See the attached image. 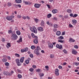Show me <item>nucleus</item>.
Listing matches in <instances>:
<instances>
[{"instance_id": "nucleus-1", "label": "nucleus", "mask_w": 79, "mask_h": 79, "mask_svg": "<svg viewBox=\"0 0 79 79\" xmlns=\"http://www.w3.org/2000/svg\"><path fill=\"white\" fill-rule=\"evenodd\" d=\"M41 50V49H40V47L39 46H37V48L35 50L34 53L37 55H40V53L38 52H39L40 50Z\"/></svg>"}, {"instance_id": "nucleus-2", "label": "nucleus", "mask_w": 79, "mask_h": 79, "mask_svg": "<svg viewBox=\"0 0 79 79\" xmlns=\"http://www.w3.org/2000/svg\"><path fill=\"white\" fill-rule=\"evenodd\" d=\"M30 29L31 31L32 32H34L35 34H37V28L35 27V26L33 27L30 28Z\"/></svg>"}, {"instance_id": "nucleus-3", "label": "nucleus", "mask_w": 79, "mask_h": 79, "mask_svg": "<svg viewBox=\"0 0 79 79\" xmlns=\"http://www.w3.org/2000/svg\"><path fill=\"white\" fill-rule=\"evenodd\" d=\"M11 40H15L18 39V36H17V35L15 34H13L11 35Z\"/></svg>"}, {"instance_id": "nucleus-4", "label": "nucleus", "mask_w": 79, "mask_h": 79, "mask_svg": "<svg viewBox=\"0 0 79 79\" xmlns=\"http://www.w3.org/2000/svg\"><path fill=\"white\" fill-rule=\"evenodd\" d=\"M27 51H28V48H26L21 50L22 53H24V52H26Z\"/></svg>"}, {"instance_id": "nucleus-5", "label": "nucleus", "mask_w": 79, "mask_h": 79, "mask_svg": "<svg viewBox=\"0 0 79 79\" xmlns=\"http://www.w3.org/2000/svg\"><path fill=\"white\" fill-rule=\"evenodd\" d=\"M35 39L33 41V42L34 44H38V37L37 36H35Z\"/></svg>"}, {"instance_id": "nucleus-6", "label": "nucleus", "mask_w": 79, "mask_h": 79, "mask_svg": "<svg viewBox=\"0 0 79 79\" xmlns=\"http://www.w3.org/2000/svg\"><path fill=\"white\" fill-rule=\"evenodd\" d=\"M56 47L57 48H59V49H60L61 50L63 48L62 47V45H60L58 44H56Z\"/></svg>"}, {"instance_id": "nucleus-7", "label": "nucleus", "mask_w": 79, "mask_h": 79, "mask_svg": "<svg viewBox=\"0 0 79 79\" xmlns=\"http://www.w3.org/2000/svg\"><path fill=\"white\" fill-rule=\"evenodd\" d=\"M41 6V4H39L37 3H36L34 5V6L35 8H39Z\"/></svg>"}, {"instance_id": "nucleus-8", "label": "nucleus", "mask_w": 79, "mask_h": 79, "mask_svg": "<svg viewBox=\"0 0 79 79\" xmlns=\"http://www.w3.org/2000/svg\"><path fill=\"white\" fill-rule=\"evenodd\" d=\"M48 47L49 48H52L53 47V45L51 43H48Z\"/></svg>"}, {"instance_id": "nucleus-9", "label": "nucleus", "mask_w": 79, "mask_h": 79, "mask_svg": "<svg viewBox=\"0 0 79 79\" xmlns=\"http://www.w3.org/2000/svg\"><path fill=\"white\" fill-rule=\"evenodd\" d=\"M72 53H73V54H74V55H76L77 53V52L76 51V50L73 49H72Z\"/></svg>"}, {"instance_id": "nucleus-10", "label": "nucleus", "mask_w": 79, "mask_h": 79, "mask_svg": "<svg viewBox=\"0 0 79 79\" xmlns=\"http://www.w3.org/2000/svg\"><path fill=\"white\" fill-rule=\"evenodd\" d=\"M38 31H40V32H42V31H44V29H43V28H42V27H40L38 28Z\"/></svg>"}, {"instance_id": "nucleus-11", "label": "nucleus", "mask_w": 79, "mask_h": 79, "mask_svg": "<svg viewBox=\"0 0 79 79\" xmlns=\"http://www.w3.org/2000/svg\"><path fill=\"white\" fill-rule=\"evenodd\" d=\"M69 42H75V40H74L72 38H70L69 40Z\"/></svg>"}, {"instance_id": "nucleus-12", "label": "nucleus", "mask_w": 79, "mask_h": 79, "mask_svg": "<svg viewBox=\"0 0 79 79\" xmlns=\"http://www.w3.org/2000/svg\"><path fill=\"white\" fill-rule=\"evenodd\" d=\"M52 12L53 13H56L58 12V10L57 9H54L52 10Z\"/></svg>"}, {"instance_id": "nucleus-13", "label": "nucleus", "mask_w": 79, "mask_h": 79, "mask_svg": "<svg viewBox=\"0 0 79 79\" xmlns=\"http://www.w3.org/2000/svg\"><path fill=\"white\" fill-rule=\"evenodd\" d=\"M72 24H73V25H75L76 24L77 21L76 20H72Z\"/></svg>"}, {"instance_id": "nucleus-14", "label": "nucleus", "mask_w": 79, "mask_h": 79, "mask_svg": "<svg viewBox=\"0 0 79 79\" xmlns=\"http://www.w3.org/2000/svg\"><path fill=\"white\" fill-rule=\"evenodd\" d=\"M20 37L21 36H20V38L19 39V40L17 41V42H18V43H20V42H22V38Z\"/></svg>"}, {"instance_id": "nucleus-15", "label": "nucleus", "mask_w": 79, "mask_h": 79, "mask_svg": "<svg viewBox=\"0 0 79 79\" xmlns=\"http://www.w3.org/2000/svg\"><path fill=\"white\" fill-rule=\"evenodd\" d=\"M56 34V35H57L59 36L60 35H61V32L60 31H57Z\"/></svg>"}, {"instance_id": "nucleus-16", "label": "nucleus", "mask_w": 79, "mask_h": 79, "mask_svg": "<svg viewBox=\"0 0 79 79\" xmlns=\"http://www.w3.org/2000/svg\"><path fill=\"white\" fill-rule=\"evenodd\" d=\"M24 60V57H21L20 60V61L21 63H23Z\"/></svg>"}, {"instance_id": "nucleus-17", "label": "nucleus", "mask_w": 79, "mask_h": 79, "mask_svg": "<svg viewBox=\"0 0 79 79\" xmlns=\"http://www.w3.org/2000/svg\"><path fill=\"white\" fill-rule=\"evenodd\" d=\"M45 24V23H44V21L43 20L41 21V25L43 27H44L45 26L44 25Z\"/></svg>"}, {"instance_id": "nucleus-18", "label": "nucleus", "mask_w": 79, "mask_h": 79, "mask_svg": "<svg viewBox=\"0 0 79 79\" xmlns=\"http://www.w3.org/2000/svg\"><path fill=\"white\" fill-rule=\"evenodd\" d=\"M6 19H7V20H8V21H11V17L10 16H7L6 17Z\"/></svg>"}, {"instance_id": "nucleus-19", "label": "nucleus", "mask_w": 79, "mask_h": 79, "mask_svg": "<svg viewBox=\"0 0 79 79\" xmlns=\"http://www.w3.org/2000/svg\"><path fill=\"white\" fill-rule=\"evenodd\" d=\"M15 2L17 3H21V0H16Z\"/></svg>"}, {"instance_id": "nucleus-20", "label": "nucleus", "mask_w": 79, "mask_h": 79, "mask_svg": "<svg viewBox=\"0 0 79 79\" xmlns=\"http://www.w3.org/2000/svg\"><path fill=\"white\" fill-rule=\"evenodd\" d=\"M8 72L7 71L4 72H3V74L4 75H6H6H8Z\"/></svg>"}, {"instance_id": "nucleus-21", "label": "nucleus", "mask_w": 79, "mask_h": 79, "mask_svg": "<svg viewBox=\"0 0 79 79\" xmlns=\"http://www.w3.org/2000/svg\"><path fill=\"white\" fill-rule=\"evenodd\" d=\"M16 33H17V34L18 35H21V32H20V31H16Z\"/></svg>"}, {"instance_id": "nucleus-22", "label": "nucleus", "mask_w": 79, "mask_h": 79, "mask_svg": "<svg viewBox=\"0 0 79 79\" xmlns=\"http://www.w3.org/2000/svg\"><path fill=\"white\" fill-rule=\"evenodd\" d=\"M58 39L59 40H63V39H64V37L63 36H60L58 38Z\"/></svg>"}, {"instance_id": "nucleus-23", "label": "nucleus", "mask_w": 79, "mask_h": 79, "mask_svg": "<svg viewBox=\"0 0 79 79\" xmlns=\"http://www.w3.org/2000/svg\"><path fill=\"white\" fill-rule=\"evenodd\" d=\"M25 3L26 4V5H29L30 4H31V2H25Z\"/></svg>"}, {"instance_id": "nucleus-24", "label": "nucleus", "mask_w": 79, "mask_h": 79, "mask_svg": "<svg viewBox=\"0 0 79 79\" xmlns=\"http://www.w3.org/2000/svg\"><path fill=\"white\" fill-rule=\"evenodd\" d=\"M2 60L4 63H5L7 61V59H6L5 58H4L3 59H2Z\"/></svg>"}, {"instance_id": "nucleus-25", "label": "nucleus", "mask_w": 79, "mask_h": 79, "mask_svg": "<svg viewBox=\"0 0 79 79\" xmlns=\"http://www.w3.org/2000/svg\"><path fill=\"white\" fill-rule=\"evenodd\" d=\"M67 13H71L72 12V10L70 9H68L67 10Z\"/></svg>"}, {"instance_id": "nucleus-26", "label": "nucleus", "mask_w": 79, "mask_h": 79, "mask_svg": "<svg viewBox=\"0 0 79 79\" xmlns=\"http://www.w3.org/2000/svg\"><path fill=\"white\" fill-rule=\"evenodd\" d=\"M52 17V14H48L47 15V17L48 18H51Z\"/></svg>"}, {"instance_id": "nucleus-27", "label": "nucleus", "mask_w": 79, "mask_h": 79, "mask_svg": "<svg viewBox=\"0 0 79 79\" xmlns=\"http://www.w3.org/2000/svg\"><path fill=\"white\" fill-rule=\"evenodd\" d=\"M25 62L27 64H28L29 63V60H27L25 61Z\"/></svg>"}, {"instance_id": "nucleus-28", "label": "nucleus", "mask_w": 79, "mask_h": 79, "mask_svg": "<svg viewBox=\"0 0 79 79\" xmlns=\"http://www.w3.org/2000/svg\"><path fill=\"white\" fill-rule=\"evenodd\" d=\"M31 49H32L33 50H34V49L35 48V46H32L31 47Z\"/></svg>"}, {"instance_id": "nucleus-29", "label": "nucleus", "mask_w": 79, "mask_h": 79, "mask_svg": "<svg viewBox=\"0 0 79 79\" xmlns=\"http://www.w3.org/2000/svg\"><path fill=\"white\" fill-rule=\"evenodd\" d=\"M58 26V25L57 24H55L54 25L53 27L54 28H57Z\"/></svg>"}, {"instance_id": "nucleus-30", "label": "nucleus", "mask_w": 79, "mask_h": 79, "mask_svg": "<svg viewBox=\"0 0 79 79\" xmlns=\"http://www.w3.org/2000/svg\"><path fill=\"white\" fill-rule=\"evenodd\" d=\"M18 77H19V78L21 79V78L22 77V75H21L19 74L18 75Z\"/></svg>"}, {"instance_id": "nucleus-31", "label": "nucleus", "mask_w": 79, "mask_h": 79, "mask_svg": "<svg viewBox=\"0 0 79 79\" xmlns=\"http://www.w3.org/2000/svg\"><path fill=\"white\" fill-rule=\"evenodd\" d=\"M17 65L18 66H21V63L19 62H18L17 64Z\"/></svg>"}, {"instance_id": "nucleus-32", "label": "nucleus", "mask_w": 79, "mask_h": 79, "mask_svg": "<svg viewBox=\"0 0 79 79\" xmlns=\"http://www.w3.org/2000/svg\"><path fill=\"white\" fill-rule=\"evenodd\" d=\"M15 55L17 57H19V56H19V54L17 53H15Z\"/></svg>"}, {"instance_id": "nucleus-33", "label": "nucleus", "mask_w": 79, "mask_h": 79, "mask_svg": "<svg viewBox=\"0 0 79 79\" xmlns=\"http://www.w3.org/2000/svg\"><path fill=\"white\" fill-rule=\"evenodd\" d=\"M31 35L32 37L33 38H35V35H34V33H31Z\"/></svg>"}, {"instance_id": "nucleus-34", "label": "nucleus", "mask_w": 79, "mask_h": 79, "mask_svg": "<svg viewBox=\"0 0 79 79\" xmlns=\"http://www.w3.org/2000/svg\"><path fill=\"white\" fill-rule=\"evenodd\" d=\"M34 21H35V23H38V19L37 18L36 19H34Z\"/></svg>"}, {"instance_id": "nucleus-35", "label": "nucleus", "mask_w": 79, "mask_h": 79, "mask_svg": "<svg viewBox=\"0 0 79 79\" xmlns=\"http://www.w3.org/2000/svg\"><path fill=\"white\" fill-rule=\"evenodd\" d=\"M5 66H8L9 65V63L7 62H6L5 63Z\"/></svg>"}, {"instance_id": "nucleus-36", "label": "nucleus", "mask_w": 79, "mask_h": 79, "mask_svg": "<svg viewBox=\"0 0 79 79\" xmlns=\"http://www.w3.org/2000/svg\"><path fill=\"white\" fill-rule=\"evenodd\" d=\"M8 34H11V33H12V30H10L8 31Z\"/></svg>"}, {"instance_id": "nucleus-37", "label": "nucleus", "mask_w": 79, "mask_h": 79, "mask_svg": "<svg viewBox=\"0 0 79 79\" xmlns=\"http://www.w3.org/2000/svg\"><path fill=\"white\" fill-rule=\"evenodd\" d=\"M15 61L16 63L17 64L18 63H19V59H16Z\"/></svg>"}, {"instance_id": "nucleus-38", "label": "nucleus", "mask_w": 79, "mask_h": 79, "mask_svg": "<svg viewBox=\"0 0 79 79\" xmlns=\"http://www.w3.org/2000/svg\"><path fill=\"white\" fill-rule=\"evenodd\" d=\"M50 57L51 58H54V55H53V54H51Z\"/></svg>"}, {"instance_id": "nucleus-39", "label": "nucleus", "mask_w": 79, "mask_h": 79, "mask_svg": "<svg viewBox=\"0 0 79 79\" xmlns=\"http://www.w3.org/2000/svg\"><path fill=\"white\" fill-rule=\"evenodd\" d=\"M17 18H19V19H20V18H21V15H19L17 16Z\"/></svg>"}, {"instance_id": "nucleus-40", "label": "nucleus", "mask_w": 79, "mask_h": 79, "mask_svg": "<svg viewBox=\"0 0 79 79\" xmlns=\"http://www.w3.org/2000/svg\"><path fill=\"white\" fill-rule=\"evenodd\" d=\"M30 56L31 58H33V57H34V56L33 55V54H31L30 55Z\"/></svg>"}, {"instance_id": "nucleus-41", "label": "nucleus", "mask_w": 79, "mask_h": 79, "mask_svg": "<svg viewBox=\"0 0 79 79\" xmlns=\"http://www.w3.org/2000/svg\"><path fill=\"white\" fill-rule=\"evenodd\" d=\"M29 71L31 72H32L34 71V69L32 68H31L29 69Z\"/></svg>"}, {"instance_id": "nucleus-42", "label": "nucleus", "mask_w": 79, "mask_h": 79, "mask_svg": "<svg viewBox=\"0 0 79 79\" xmlns=\"http://www.w3.org/2000/svg\"><path fill=\"white\" fill-rule=\"evenodd\" d=\"M10 19H13V18H15V16H14V15H11L10 16Z\"/></svg>"}, {"instance_id": "nucleus-43", "label": "nucleus", "mask_w": 79, "mask_h": 79, "mask_svg": "<svg viewBox=\"0 0 79 79\" xmlns=\"http://www.w3.org/2000/svg\"><path fill=\"white\" fill-rule=\"evenodd\" d=\"M63 52H64V53H65V54H66V53H67V51L65 49H64L63 50Z\"/></svg>"}, {"instance_id": "nucleus-44", "label": "nucleus", "mask_w": 79, "mask_h": 79, "mask_svg": "<svg viewBox=\"0 0 79 79\" xmlns=\"http://www.w3.org/2000/svg\"><path fill=\"white\" fill-rule=\"evenodd\" d=\"M58 42H60V43H63V40H58Z\"/></svg>"}, {"instance_id": "nucleus-45", "label": "nucleus", "mask_w": 79, "mask_h": 79, "mask_svg": "<svg viewBox=\"0 0 79 79\" xmlns=\"http://www.w3.org/2000/svg\"><path fill=\"white\" fill-rule=\"evenodd\" d=\"M55 74L56 75V76H59V73L58 72H56L55 73Z\"/></svg>"}, {"instance_id": "nucleus-46", "label": "nucleus", "mask_w": 79, "mask_h": 79, "mask_svg": "<svg viewBox=\"0 0 79 79\" xmlns=\"http://www.w3.org/2000/svg\"><path fill=\"white\" fill-rule=\"evenodd\" d=\"M77 14H75L74 15V16H73V18H76V17H77Z\"/></svg>"}, {"instance_id": "nucleus-47", "label": "nucleus", "mask_w": 79, "mask_h": 79, "mask_svg": "<svg viewBox=\"0 0 79 79\" xmlns=\"http://www.w3.org/2000/svg\"><path fill=\"white\" fill-rule=\"evenodd\" d=\"M8 6H11V3L9 2L7 4Z\"/></svg>"}, {"instance_id": "nucleus-48", "label": "nucleus", "mask_w": 79, "mask_h": 79, "mask_svg": "<svg viewBox=\"0 0 79 79\" xmlns=\"http://www.w3.org/2000/svg\"><path fill=\"white\" fill-rule=\"evenodd\" d=\"M40 69H38L36 70V71L37 72H38L39 73H40Z\"/></svg>"}, {"instance_id": "nucleus-49", "label": "nucleus", "mask_w": 79, "mask_h": 79, "mask_svg": "<svg viewBox=\"0 0 79 79\" xmlns=\"http://www.w3.org/2000/svg\"><path fill=\"white\" fill-rule=\"evenodd\" d=\"M59 70L58 69H56L55 70V73H58Z\"/></svg>"}, {"instance_id": "nucleus-50", "label": "nucleus", "mask_w": 79, "mask_h": 79, "mask_svg": "<svg viewBox=\"0 0 79 79\" xmlns=\"http://www.w3.org/2000/svg\"><path fill=\"white\" fill-rule=\"evenodd\" d=\"M32 68H34V69H35V68H36V66L34 65L32 66Z\"/></svg>"}, {"instance_id": "nucleus-51", "label": "nucleus", "mask_w": 79, "mask_h": 79, "mask_svg": "<svg viewBox=\"0 0 79 79\" xmlns=\"http://www.w3.org/2000/svg\"><path fill=\"white\" fill-rule=\"evenodd\" d=\"M7 45L9 46V47H11V44H10L9 43H7Z\"/></svg>"}, {"instance_id": "nucleus-52", "label": "nucleus", "mask_w": 79, "mask_h": 79, "mask_svg": "<svg viewBox=\"0 0 79 79\" xmlns=\"http://www.w3.org/2000/svg\"><path fill=\"white\" fill-rule=\"evenodd\" d=\"M58 68H59L60 69H62V68L63 67H62V66H61V65H59V66Z\"/></svg>"}, {"instance_id": "nucleus-53", "label": "nucleus", "mask_w": 79, "mask_h": 79, "mask_svg": "<svg viewBox=\"0 0 79 79\" xmlns=\"http://www.w3.org/2000/svg\"><path fill=\"white\" fill-rule=\"evenodd\" d=\"M53 30L54 32H56V31H57V29L56 28H54Z\"/></svg>"}, {"instance_id": "nucleus-54", "label": "nucleus", "mask_w": 79, "mask_h": 79, "mask_svg": "<svg viewBox=\"0 0 79 79\" xmlns=\"http://www.w3.org/2000/svg\"><path fill=\"white\" fill-rule=\"evenodd\" d=\"M62 34L61 35H65V32H63L62 33Z\"/></svg>"}, {"instance_id": "nucleus-55", "label": "nucleus", "mask_w": 79, "mask_h": 79, "mask_svg": "<svg viewBox=\"0 0 79 79\" xmlns=\"http://www.w3.org/2000/svg\"><path fill=\"white\" fill-rule=\"evenodd\" d=\"M68 18V15H67L64 16V18Z\"/></svg>"}, {"instance_id": "nucleus-56", "label": "nucleus", "mask_w": 79, "mask_h": 79, "mask_svg": "<svg viewBox=\"0 0 79 79\" xmlns=\"http://www.w3.org/2000/svg\"><path fill=\"white\" fill-rule=\"evenodd\" d=\"M74 48H77V49L78 48V46H77L75 45L74 46Z\"/></svg>"}, {"instance_id": "nucleus-57", "label": "nucleus", "mask_w": 79, "mask_h": 79, "mask_svg": "<svg viewBox=\"0 0 79 79\" xmlns=\"http://www.w3.org/2000/svg\"><path fill=\"white\" fill-rule=\"evenodd\" d=\"M69 27H73V25H71V24H69Z\"/></svg>"}, {"instance_id": "nucleus-58", "label": "nucleus", "mask_w": 79, "mask_h": 79, "mask_svg": "<svg viewBox=\"0 0 79 79\" xmlns=\"http://www.w3.org/2000/svg\"><path fill=\"white\" fill-rule=\"evenodd\" d=\"M47 6H48V8H50V5L47 4Z\"/></svg>"}, {"instance_id": "nucleus-59", "label": "nucleus", "mask_w": 79, "mask_h": 79, "mask_svg": "<svg viewBox=\"0 0 79 79\" xmlns=\"http://www.w3.org/2000/svg\"><path fill=\"white\" fill-rule=\"evenodd\" d=\"M54 20H56V18L55 17H53L52 19Z\"/></svg>"}, {"instance_id": "nucleus-60", "label": "nucleus", "mask_w": 79, "mask_h": 79, "mask_svg": "<svg viewBox=\"0 0 79 79\" xmlns=\"http://www.w3.org/2000/svg\"><path fill=\"white\" fill-rule=\"evenodd\" d=\"M17 6L19 7V8H21V6L20 4L17 5Z\"/></svg>"}, {"instance_id": "nucleus-61", "label": "nucleus", "mask_w": 79, "mask_h": 79, "mask_svg": "<svg viewBox=\"0 0 79 79\" xmlns=\"http://www.w3.org/2000/svg\"><path fill=\"white\" fill-rule=\"evenodd\" d=\"M5 39L4 38H2V42H5Z\"/></svg>"}, {"instance_id": "nucleus-62", "label": "nucleus", "mask_w": 79, "mask_h": 79, "mask_svg": "<svg viewBox=\"0 0 79 79\" xmlns=\"http://www.w3.org/2000/svg\"><path fill=\"white\" fill-rule=\"evenodd\" d=\"M23 19H26V17L24 16H23Z\"/></svg>"}, {"instance_id": "nucleus-63", "label": "nucleus", "mask_w": 79, "mask_h": 79, "mask_svg": "<svg viewBox=\"0 0 79 79\" xmlns=\"http://www.w3.org/2000/svg\"><path fill=\"white\" fill-rule=\"evenodd\" d=\"M49 26H51V27H52V23H49Z\"/></svg>"}, {"instance_id": "nucleus-64", "label": "nucleus", "mask_w": 79, "mask_h": 79, "mask_svg": "<svg viewBox=\"0 0 79 79\" xmlns=\"http://www.w3.org/2000/svg\"><path fill=\"white\" fill-rule=\"evenodd\" d=\"M70 16H73V14H70Z\"/></svg>"}]
</instances>
